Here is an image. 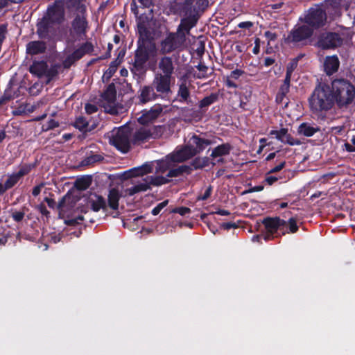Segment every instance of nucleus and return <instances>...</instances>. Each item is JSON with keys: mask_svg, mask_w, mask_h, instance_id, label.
Segmentation results:
<instances>
[{"mask_svg": "<svg viewBox=\"0 0 355 355\" xmlns=\"http://www.w3.org/2000/svg\"><path fill=\"white\" fill-rule=\"evenodd\" d=\"M187 17L182 19L181 23L178 26L177 31L183 33L186 37L189 35L190 30L196 25L197 18L196 15H185Z\"/></svg>", "mask_w": 355, "mask_h": 355, "instance_id": "nucleus-25", "label": "nucleus"}, {"mask_svg": "<svg viewBox=\"0 0 355 355\" xmlns=\"http://www.w3.org/2000/svg\"><path fill=\"white\" fill-rule=\"evenodd\" d=\"M340 62L336 55L327 56L324 63V71L327 75H331L337 71Z\"/></svg>", "mask_w": 355, "mask_h": 355, "instance_id": "nucleus-27", "label": "nucleus"}, {"mask_svg": "<svg viewBox=\"0 0 355 355\" xmlns=\"http://www.w3.org/2000/svg\"><path fill=\"white\" fill-rule=\"evenodd\" d=\"M207 0H186L181 10L184 15H196L206 6Z\"/></svg>", "mask_w": 355, "mask_h": 355, "instance_id": "nucleus-18", "label": "nucleus"}, {"mask_svg": "<svg viewBox=\"0 0 355 355\" xmlns=\"http://www.w3.org/2000/svg\"><path fill=\"white\" fill-rule=\"evenodd\" d=\"M187 47V38L183 33L176 31L170 33L160 44V51L163 54L171 53L175 50H182Z\"/></svg>", "mask_w": 355, "mask_h": 355, "instance_id": "nucleus-6", "label": "nucleus"}, {"mask_svg": "<svg viewBox=\"0 0 355 355\" xmlns=\"http://www.w3.org/2000/svg\"><path fill=\"white\" fill-rule=\"evenodd\" d=\"M343 0H327V12L332 16H338L341 13Z\"/></svg>", "mask_w": 355, "mask_h": 355, "instance_id": "nucleus-29", "label": "nucleus"}, {"mask_svg": "<svg viewBox=\"0 0 355 355\" xmlns=\"http://www.w3.org/2000/svg\"><path fill=\"white\" fill-rule=\"evenodd\" d=\"M222 227L225 229V230H230L231 228H234L236 227V225H235V223H223L222 225Z\"/></svg>", "mask_w": 355, "mask_h": 355, "instance_id": "nucleus-63", "label": "nucleus"}, {"mask_svg": "<svg viewBox=\"0 0 355 355\" xmlns=\"http://www.w3.org/2000/svg\"><path fill=\"white\" fill-rule=\"evenodd\" d=\"M158 67L162 71V75L172 78L174 65L171 58L167 56L162 58L159 61Z\"/></svg>", "mask_w": 355, "mask_h": 355, "instance_id": "nucleus-26", "label": "nucleus"}, {"mask_svg": "<svg viewBox=\"0 0 355 355\" xmlns=\"http://www.w3.org/2000/svg\"><path fill=\"white\" fill-rule=\"evenodd\" d=\"M211 192H212V187L209 186L208 187L206 188L204 193L200 195L197 199L198 200H205L210 197Z\"/></svg>", "mask_w": 355, "mask_h": 355, "instance_id": "nucleus-47", "label": "nucleus"}, {"mask_svg": "<svg viewBox=\"0 0 355 355\" xmlns=\"http://www.w3.org/2000/svg\"><path fill=\"white\" fill-rule=\"evenodd\" d=\"M330 91L334 103H336L339 107H346L351 104L355 98V87L347 80L336 79L333 80Z\"/></svg>", "mask_w": 355, "mask_h": 355, "instance_id": "nucleus-3", "label": "nucleus"}, {"mask_svg": "<svg viewBox=\"0 0 355 355\" xmlns=\"http://www.w3.org/2000/svg\"><path fill=\"white\" fill-rule=\"evenodd\" d=\"M88 126L87 121L83 116H79L74 122V127L80 131H87Z\"/></svg>", "mask_w": 355, "mask_h": 355, "instance_id": "nucleus-41", "label": "nucleus"}, {"mask_svg": "<svg viewBox=\"0 0 355 355\" xmlns=\"http://www.w3.org/2000/svg\"><path fill=\"white\" fill-rule=\"evenodd\" d=\"M345 146L347 151L355 152V146L354 145L347 143L345 144Z\"/></svg>", "mask_w": 355, "mask_h": 355, "instance_id": "nucleus-64", "label": "nucleus"}, {"mask_svg": "<svg viewBox=\"0 0 355 355\" xmlns=\"http://www.w3.org/2000/svg\"><path fill=\"white\" fill-rule=\"evenodd\" d=\"M290 86L286 85H282L279 89V93L283 94V95H286V94L289 92Z\"/></svg>", "mask_w": 355, "mask_h": 355, "instance_id": "nucleus-61", "label": "nucleus"}, {"mask_svg": "<svg viewBox=\"0 0 355 355\" xmlns=\"http://www.w3.org/2000/svg\"><path fill=\"white\" fill-rule=\"evenodd\" d=\"M213 142L210 139L200 137L198 135H193L188 141L187 145L193 153V156L202 152L205 148Z\"/></svg>", "mask_w": 355, "mask_h": 355, "instance_id": "nucleus-14", "label": "nucleus"}, {"mask_svg": "<svg viewBox=\"0 0 355 355\" xmlns=\"http://www.w3.org/2000/svg\"><path fill=\"white\" fill-rule=\"evenodd\" d=\"M20 178L18 177L16 173H14L11 175H10L5 182V187L7 188V189L12 188L14 187L19 181Z\"/></svg>", "mask_w": 355, "mask_h": 355, "instance_id": "nucleus-42", "label": "nucleus"}, {"mask_svg": "<svg viewBox=\"0 0 355 355\" xmlns=\"http://www.w3.org/2000/svg\"><path fill=\"white\" fill-rule=\"evenodd\" d=\"M320 131V128L308 123H303L298 128V133L305 137H311Z\"/></svg>", "mask_w": 355, "mask_h": 355, "instance_id": "nucleus-32", "label": "nucleus"}, {"mask_svg": "<svg viewBox=\"0 0 355 355\" xmlns=\"http://www.w3.org/2000/svg\"><path fill=\"white\" fill-rule=\"evenodd\" d=\"M340 35L336 33H326L321 35L318 46L322 49H334L343 43Z\"/></svg>", "mask_w": 355, "mask_h": 355, "instance_id": "nucleus-12", "label": "nucleus"}, {"mask_svg": "<svg viewBox=\"0 0 355 355\" xmlns=\"http://www.w3.org/2000/svg\"><path fill=\"white\" fill-rule=\"evenodd\" d=\"M93 50L94 46L91 42H87L84 43L65 59L64 65L65 67L70 66L72 63L83 57L84 55L92 52Z\"/></svg>", "mask_w": 355, "mask_h": 355, "instance_id": "nucleus-15", "label": "nucleus"}, {"mask_svg": "<svg viewBox=\"0 0 355 355\" xmlns=\"http://www.w3.org/2000/svg\"><path fill=\"white\" fill-rule=\"evenodd\" d=\"M263 224L267 231V234L263 236V238L266 241H268L270 239V237H272V234L277 232V229L280 226L285 225L286 222L279 218H267L263 220Z\"/></svg>", "mask_w": 355, "mask_h": 355, "instance_id": "nucleus-20", "label": "nucleus"}, {"mask_svg": "<svg viewBox=\"0 0 355 355\" xmlns=\"http://www.w3.org/2000/svg\"><path fill=\"white\" fill-rule=\"evenodd\" d=\"M209 164V158L208 157H198L195 158L189 166L191 171L193 169H200L207 166Z\"/></svg>", "mask_w": 355, "mask_h": 355, "instance_id": "nucleus-38", "label": "nucleus"}, {"mask_svg": "<svg viewBox=\"0 0 355 355\" xmlns=\"http://www.w3.org/2000/svg\"><path fill=\"white\" fill-rule=\"evenodd\" d=\"M277 180H278V178L275 176H268L265 179V182L269 185H272Z\"/></svg>", "mask_w": 355, "mask_h": 355, "instance_id": "nucleus-57", "label": "nucleus"}, {"mask_svg": "<svg viewBox=\"0 0 355 355\" xmlns=\"http://www.w3.org/2000/svg\"><path fill=\"white\" fill-rule=\"evenodd\" d=\"M64 4L68 9H75L78 12H86L84 0H66Z\"/></svg>", "mask_w": 355, "mask_h": 355, "instance_id": "nucleus-35", "label": "nucleus"}, {"mask_svg": "<svg viewBox=\"0 0 355 355\" xmlns=\"http://www.w3.org/2000/svg\"><path fill=\"white\" fill-rule=\"evenodd\" d=\"M6 236L7 240L8 239L10 236L9 232L7 231L6 228L5 227H0V236Z\"/></svg>", "mask_w": 355, "mask_h": 355, "instance_id": "nucleus-62", "label": "nucleus"}, {"mask_svg": "<svg viewBox=\"0 0 355 355\" xmlns=\"http://www.w3.org/2000/svg\"><path fill=\"white\" fill-rule=\"evenodd\" d=\"M264 35L268 40V44H270V42L275 41L277 38V35L270 31H266Z\"/></svg>", "mask_w": 355, "mask_h": 355, "instance_id": "nucleus-53", "label": "nucleus"}, {"mask_svg": "<svg viewBox=\"0 0 355 355\" xmlns=\"http://www.w3.org/2000/svg\"><path fill=\"white\" fill-rule=\"evenodd\" d=\"M252 25V23L250 21H243L239 24L238 27L241 28H250Z\"/></svg>", "mask_w": 355, "mask_h": 355, "instance_id": "nucleus-58", "label": "nucleus"}, {"mask_svg": "<svg viewBox=\"0 0 355 355\" xmlns=\"http://www.w3.org/2000/svg\"><path fill=\"white\" fill-rule=\"evenodd\" d=\"M89 205L94 211H98L101 209H105L106 202L105 199L100 196L94 194L91 195L88 200Z\"/></svg>", "mask_w": 355, "mask_h": 355, "instance_id": "nucleus-30", "label": "nucleus"}, {"mask_svg": "<svg viewBox=\"0 0 355 355\" xmlns=\"http://www.w3.org/2000/svg\"><path fill=\"white\" fill-rule=\"evenodd\" d=\"M232 150V146L230 144H223L214 148L210 155V157L213 159L217 158L218 157H222L225 155H227L230 154V150Z\"/></svg>", "mask_w": 355, "mask_h": 355, "instance_id": "nucleus-31", "label": "nucleus"}, {"mask_svg": "<svg viewBox=\"0 0 355 355\" xmlns=\"http://www.w3.org/2000/svg\"><path fill=\"white\" fill-rule=\"evenodd\" d=\"M65 21L64 3L55 1L50 5L43 17L37 24V33L40 38H51L58 31V26Z\"/></svg>", "mask_w": 355, "mask_h": 355, "instance_id": "nucleus-1", "label": "nucleus"}, {"mask_svg": "<svg viewBox=\"0 0 355 355\" xmlns=\"http://www.w3.org/2000/svg\"><path fill=\"white\" fill-rule=\"evenodd\" d=\"M153 47L150 43L143 42L135 52V63L137 67H142L149 58L150 51Z\"/></svg>", "mask_w": 355, "mask_h": 355, "instance_id": "nucleus-17", "label": "nucleus"}, {"mask_svg": "<svg viewBox=\"0 0 355 355\" xmlns=\"http://www.w3.org/2000/svg\"><path fill=\"white\" fill-rule=\"evenodd\" d=\"M59 126V123L54 119H49L47 121V123L43 125L42 129L44 131H48L49 130L53 129Z\"/></svg>", "mask_w": 355, "mask_h": 355, "instance_id": "nucleus-45", "label": "nucleus"}, {"mask_svg": "<svg viewBox=\"0 0 355 355\" xmlns=\"http://www.w3.org/2000/svg\"><path fill=\"white\" fill-rule=\"evenodd\" d=\"M160 95L157 93L153 85H144L139 91L138 98L141 103H146L157 99Z\"/></svg>", "mask_w": 355, "mask_h": 355, "instance_id": "nucleus-21", "label": "nucleus"}, {"mask_svg": "<svg viewBox=\"0 0 355 355\" xmlns=\"http://www.w3.org/2000/svg\"><path fill=\"white\" fill-rule=\"evenodd\" d=\"M254 44H255V46L253 48L252 51L254 54H258L259 52V48H260V39L256 38L255 41H254Z\"/></svg>", "mask_w": 355, "mask_h": 355, "instance_id": "nucleus-59", "label": "nucleus"}, {"mask_svg": "<svg viewBox=\"0 0 355 355\" xmlns=\"http://www.w3.org/2000/svg\"><path fill=\"white\" fill-rule=\"evenodd\" d=\"M313 28L306 24L296 25L288 36V40L293 43L302 42L313 35Z\"/></svg>", "mask_w": 355, "mask_h": 355, "instance_id": "nucleus-10", "label": "nucleus"}, {"mask_svg": "<svg viewBox=\"0 0 355 355\" xmlns=\"http://www.w3.org/2000/svg\"><path fill=\"white\" fill-rule=\"evenodd\" d=\"M171 77L164 76L161 73H157L155 75L152 85L157 91V93H158L160 96H162L171 92Z\"/></svg>", "mask_w": 355, "mask_h": 355, "instance_id": "nucleus-11", "label": "nucleus"}, {"mask_svg": "<svg viewBox=\"0 0 355 355\" xmlns=\"http://www.w3.org/2000/svg\"><path fill=\"white\" fill-rule=\"evenodd\" d=\"M85 111L87 114H89L95 113L97 111V107L95 105L86 104Z\"/></svg>", "mask_w": 355, "mask_h": 355, "instance_id": "nucleus-54", "label": "nucleus"}, {"mask_svg": "<svg viewBox=\"0 0 355 355\" xmlns=\"http://www.w3.org/2000/svg\"><path fill=\"white\" fill-rule=\"evenodd\" d=\"M269 135L276 138L282 143L287 144L290 146L300 145L301 141L299 139L293 138L288 133V129L282 128L279 130H272L270 132Z\"/></svg>", "mask_w": 355, "mask_h": 355, "instance_id": "nucleus-19", "label": "nucleus"}, {"mask_svg": "<svg viewBox=\"0 0 355 355\" xmlns=\"http://www.w3.org/2000/svg\"><path fill=\"white\" fill-rule=\"evenodd\" d=\"M72 31L78 37H83L89 28L86 12H78L71 22Z\"/></svg>", "mask_w": 355, "mask_h": 355, "instance_id": "nucleus-13", "label": "nucleus"}, {"mask_svg": "<svg viewBox=\"0 0 355 355\" xmlns=\"http://www.w3.org/2000/svg\"><path fill=\"white\" fill-rule=\"evenodd\" d=\"M24 216L25 213L24 211H15L12 214V218L16 222L21 221Z\"/></svg>", "mask_w": 355, "mask_h": 355, "instance_id": "nucleus-52", "label": "nucleus"}, {"mask_svg": "<svg viewBox=\"0 0 355 355\" xmlns=\"http://www.w3.org/2000/svg\"><path fill=\"white\" fill-rule=\"evenodd\" d=\"M175 164L185 162L193 157V153L187 144L178 146L175 150L169 154Z\"/></svg>", "mask_w": 355, "mask_h": 355, "instance_id": "nucleus-22", "label": "nucleus"}, {"mask_svg": "<svg viewBox=\"0 0 355 355\" xmlns=\"http://www.w3.org/2000/svg\"><path fill=\"white\" fill-rule=\"evenodd\" d=\"M297 65V60H294L288 64L286 69V74L292 75L293 72L295 69Z\"/></svg>", "mask_w": 355, "mask_h": 355, "instance_id": "nucleus-51", "label": "nucleus"}, {"mask_svg": "<svg viewBox=\"0 0 355 355\" xmlns=\"http://www.w3.org/2000/svg\"><path fill=\"white\" fill-rule=\"evenodd\" d=\"M46 48V43L42 41H31L26 45V53L30 55L42 53Z\"/></svg>", "mask_w": 355, "mask_h": 355, "instance_id": "nucleus-28", "label": "nucleus"}, {"mask_svg": "<svg viewBox=\"0 0 355 355\" xmlns=\"http://www.w3.org/2000/svg\"><path fill=\"white\" fill-rule=\"evenodd\" d=\"M173 212L178 213L181 216H185L191 212V209L188 207H177L173 210Z\"/></svg>", "mask_w": 355, "mask_h": 355, "instance_id": "nucleus-50", "label": "nucleus"}, {"mask_svg": "<svg viewBox=\"0 0 355 355\" xmlns=\"http://www.w3.org/2000/svg\"><path fill=\"white\" fill-rule=\"evenodd\" d=\"M288 226L290 232L295 233L298 230V226L297 225V223L295 219L291 218L288 220Z\"/></svg>", "mask_w": 355, "mask_h": 355, "instance_id": "nucleus-49", "label": "nucleus"}, {"mask_svg": "<svg viewBox=\"0 0 355 355\" xmlns=\"http://www.w3.org/2000/svg\"><path fill=\"white\" fill-rule=\"evenodd\" d=\"M152 137L150 129L142 126L139 128L131 127L132 144L139 145L148 141Z\"/></svg>", "mask_w": 355, "mask_h": 355, "instance_id": "nucleus-16", "label": "nucleus"}, {"mask_svg": "<svg viewBox=\"0 0 355 355\" xmlns=\"http://www.w3.org/2000/svg\"><path fill=\"white\" fill-rule=\"evenodd\" d=\"M119 62L117 60H114L111 62L108 69L105 73L104 76H107L108 78L112 76L116 71Z\"/></svg>", "mask_w": 355, "mask_h": 355, "instance_id": "nucleus-44", "label": "nucleus"}, {"mask_svg": "<svg viewBox=\"0 0 355 355\" xmlns=\"http://www.w3.org/2000/svg\"><path fill=\"white\" fill-rule=\"evenodd\" d=\"M35 167L32 164H24L19 167V171L16 172L19 178H22L24 175L28 174Z\"/></svg>", "mask_w": 355, "mask_h": 355, "instance_id": "nucleus-39", "label": "nucleus"}, {"mask_svg": "<svg viewBox=\"0 0 355 355\" xmlns=\"http://www.w3.org/2000/svg\"><path fill=\"white\" fill-rule=\"evenodd\" d=\"M178 96L180 98V102L187 103L188 104H192V101L190 99V92L186 84L182 83L179 86Z\"/></svg>", "mask_w": 355, "mask_h": 355, "instance_id": "nucleus-36", "label": "nucleus"}, {"mask_svg": "<svg viewBox=\"0 0 355 355\" xmlns=\"http://www.w3.org/2000/svg\"><path fill=\"white\" fill-rule=\"evenodd\" d=\"M42 187H43V184H40V185H37V186L35 187L33 189L32 194L34 196H37L40 193Z\"/></svg>", "mask_w": 355, "mask_h": 355, "instance_id": "nucleus-60", "label": "nucleus"}, {"mask_svg": "<svg viewBox=\"0 0 355 355\" xmlns=\"http://www.w3.org/2000/svg\"><path fill=\"white\" fill-rule=\"evenodd\" d=\"M103 106L110 114L116 113V91L113 83L110 84L101 96Z\"/></svg>", "mask_w": 355, "mask_h": 355, "instance_id": "nucleus-9", "label": "nucleus"}, {"mask_svg": "<svg viewBox=\"0 0 355 355\" xmlns=\"http://www.w3.org/2000/svg\"><path fill=\"white\" fill-rule=\"evenodd\" d=\"M103 157L98 154L91 155L82 161V165L87 166L101 161Z\"/></svg>", "mask_w": 355, "mask_h": 355, "instance_id": "nucleus-40", "label": "nucleus"}, {"mask_svg": "<svg viewBox=\"0 0 355 355\" xmlns=\"http://www.w3.org/2000/svg\"><path fill=\"white\" fill-rule=\"evenodd\" d=\"M121 198V194L116 189H112L108 195V203L110 208L112 209H117L119 207V200Z\"/></svg>", "mask_w": 355, "mask_h": 355, "instance_id": "nucleus-34", "label": "nucleus"}, {"mask_svg": "<svg viewBox=\"0 0 355 355\" xmlns=\"http://www.w3.org/2000/svg\"><path fill=\"white\" fill-rule=\"evenodd\" d=\"M218 95L216 93H211L209 96L204 97L198 104L201 112H206L209 105L218 101Z\"/></svg>", "mask_w": 355, "mask_h": 355, "instance_id": "nucleus-33", "label": "nucleus"}, {"mask_svg": "<svg viewBox=\"0 0 355 355\" xmlns=\"http://www.w3.org/2000/svg\"><path fill=\"white\" fill-rule=\"evenodd\" d=\"M304 24L314 29L318 28L324 25L327 19V14L321 8H311L304 18H300Z\"/></svg>", "mask_w": 355, "mask_h": 355, "instance_id": "nucleus-8", "label": "nucleus"}, {"mask_svg": "<svg viewBox=\"0 0 355 355\" xmlns=\"http://www.w3.org/2000/svg\"><path fill=\"white\" fill-rule=\"evenodd\" d=\"M285 164H286L285 162H280L277 166L271 168L268 173H274L281 171L284 167Z\"/></svg>", "mask_w": 355, "mask_h": 355, "instance_id": "nucleus-55", "label": "nucleus"}, {"mask_svg": "<svg viewBox=\"0 0 355 355\" xmlns=\"http://www.w3.org/2000/svg\"><path fill=\"white\" fill-rule=\"evenodd\" d=\"M162 112V108L160 105H155L150 110L145 111L142 115L139 117L138 121L141 124H147L157 119Z\"/></svg>", "mask_w": 355, "mask_h": 355, "instance_id": "nucleus-24", "label": "nucleus"}, {"mask_svg": "<svg viewBox=\"0 0 355 355\" xmlns=\"http://www.w3.org/2000/svg\"><path fill=\"white\" fill-rule=\"evenodd\" d=\"M15 97V95H11L8 91H6L4 94L0 98V107L6 105L9 101L13 99Z\"/></svg>", "mask_w": 355, "mask_h": 355, "instance_id": "nucleus-46", "label": "nucleus"}, {"mask_svg": "<svg viewBox=\"0 0 355 355\" xmlns=\"http://www.w3.org/2000/svg\"><path fill=\"white\" fill-rule=\"evenodd\" d=\"M110 143L121 152L125 153L129 151L131 141V126L123 125L113 130L109 136Z\"/></svg>", "mask_w": 355, "mask_h": 355, "instance_id": "nucleus-5", "label": "nucleus"}, {"mask_svg": "<svg viewBox=\"0 0 355 355\" xmlns=\"http://www.w3.org/2000/svg\"><path fill=\"white\" fill-rule=\"evenodd\" d=\"M166 178H169L178 177L184 173L189 174L191 173V168L188 165H182L176 167V164L168 155L163 159L156 162L155 172L157 173H164L167 172Z\"/></svg>", "mask_w": 355, "mask_h": 355, "instance_id": "nucleus-4", "label": "nucleus"}, {"mask_svg": "<svg viewBox=\"0 0 355 355\" xmlns=\"http://www.w3.org/2000/svg\"><path fill=\"white\" fill-rule=\"evenodd\" d=\"M91 184V180L89 178H82L77 180L76 186L78 189L85 190Z\"/></svg>", "mask_w": 355, "mask_h": 355, "instance_id": "nucleus-43", "label": "nucleus"}, {"mask_svg": "<svg viewBox=\"0 0 355 355\" xmlns=\"http://www.w3.org/2000/svg\"><path fill=\"white\" fill-rule=\"evenodd\" d=\"M153 171L152 164L146 163L140 167L135 168L130 171L131 176L144 175Z\"/></svg>", "mask_w": 355, "mask_h": 355, "instance_id": "nucleus-37", "label": "nucleus"}, {"mask_svg": "<svg viewBox=\"0 0 355 355\" xmlns=\"http://www.w3.org/2000/svg\"><path fill=\"white\" fill-rule=\"evenodd\" d=\"M30 72L38 77L46 76L50 78L54 75L51 69H48L46 62L44 61H36L30 67Z\"/></svg>", "mask_w": 355, "mask_h": 355, "instance_id": "nucleus-23", "label": "nucleus"}, {"mask_svg": "<svg viewBox=\"0 0 355 355\" xmlns=\"http://www.w3.org/2000/svg\"><path fill=\"white\" fill-rule=\"evenodd\" d=\"M243 72L241 70L236 69L231 72L230 77L234 79H237L243 74Z\"/></svg>", "mask_w": 355, "mask_h": 355, "instance_id": "nucleus-56", "label": "nucleus"}, {"mask_svg": "<svg viewBox=\"0 0 355 355\" xmlns=\"http://www.w3.org/2000/svg\"><path fill=\"white\" fill-rule=\"evenodd\" d=\"M308 102L311 113L318 119L324 120L326 112L334 105L330 87L324 84H319L309 97Z\"/></svg>", "mask_w": 355, "mask_h": 355, "instance_id": "nucleus-2", "label": "nucleus"}, {"mask_svg": "<svg viewBox=\"0 0 355 355\" xmlns=\"http://www.w3.org/2000/svg\"><path fill=\"white\" fill-rule=\"evenodd\" d=\"M168 202V200H164L158 204L155 208H153L152 210L153 215L156 216L159 214L161 210L167 205Z\"/></svg>", "mask_w": 355, "mask_h": 355, "instance_id": "nucleus-48", "label": "nucleus"}, {"mask_svg": "<svg viewBox=\"0 0 355 355\" xmlns=\"http://www.w3.org/2000/svg\"><path fill=\"white\" fill-rule=\"evenodd\" d=\"M168 182V180L164 176H147L135 183V185L128 188L126 194L133 196L137 193L146 191L150 188V185L159 186Z\"/></svg>", "mask_w": 355, "mask_h": 355, "instance_id": "nucleus-7", "label": "nucleus"}]
</instances>
